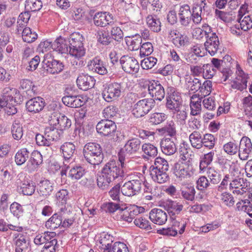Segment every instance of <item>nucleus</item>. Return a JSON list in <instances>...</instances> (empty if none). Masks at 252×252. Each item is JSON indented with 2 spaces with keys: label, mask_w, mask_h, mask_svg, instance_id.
Listing matches in <instances>:
<instances>
[{
  "label": "nucleus",
  "mask_w": 252,
  "mask_h": 252,
  "mask_svg": "<svg viewBox=\"0 0 252 252\" xmlns=\"http://www.w3.org/2000/svg\"><path fill=\"white\" fill-rule=\"evenodd\" d=\"M95 81L92 76L84 74L80 75L76 80L78 87L83 91H87L92 88L95 84Z\"/></svg>",
  "instance_id": "obj_23"
},
{
  "label": "nucleus",
  "mask_w": 252,
  "mask_h": 252,
  "mask_svg": "<svg viewBox=\"0 0 252 252\" xmlns=\"http://www.w3.org/2000/svg\"><path fill=\"white\" fill-rule=\"evenodd\" d=\"M249 78V74L244 72L240 67L238 65L237 66L236 77L231 83V88L240 91H243L247 88V83Z\"/></svg>",
  "instance_id": "obj_8"
},
{
  "label": "nucleus",
  "mask_w": 252,
  "mask_h": 252,
  "mask_svg": "<svg viewBox=\"0 0 252 252\" xmlns=\"http://www.w3.org/2000/svg\"><path fill=\"white\" fill-rule=\"evenodd\" d=\"M14 242L15 245V252H28L29 243L27 242L26 238L16 240Z\"/></svg>",
  "instance_id": "obj_54"
},
{
  "label": "nucleus",
  "mask_w": 252,
  "mask_h": 252,
  "mask_svg": "<svg viewBox=\"0 0 252 252\" xmlns=\"http://www.w3.org/2000/svg\"><path fill=\"white\" fill-rule=\"evenodd\" d=\"M217 139L215 136L210 133H206L203 136V147L209 149H212L217 142Z\"/></svg>",
  "instance_id": "obj_52"
},
{
  "label": "nucleus",
  "mask_w": 252,
  "mask_h": 252,
  "mask_svg": "<svg viewBox=\"0 0 252 252\" xmlns=\"http://www.w3.org/2000/svg\"><path fill=\"white\" fill-rule=\"evenodd\" d=\"M120 62L122 69L126 73L135 74L139 71V63L134 57L123 56L121 58Z\"/></svg>",
  "instance_id": "obj_9"
},
{
  "label": "nucleus",
  "mask_w": 252,
  "mask_h": 252,
  "mask_svg": "<svg viewBox=\"0 0 252 252\" xmlns=\"http://www.w3.org/2000/svg\"><path fill=\"white\" fill-rule=\"evenodd\" d=\"M17 94V91L16 89L7 87L2 90L1 97L7 104L8 103H11V104L13 102L17 103L15 99V95Z\"/></svg>",
  "instance_id": "obj_35"
},
{
  "label": "nucleus",
  "mask_w": 252,
  "mask_h": 252,
  "mask_svg": "<svg viewBox=\"0 0 252 252\" xmlns=\"http://www.w3.org/2000/svg\"><path fill=\"white\" fill-rule=\"evenodd\" d=\"M22 36L24 41L27 43H32L37 38V34L35 32H32L29 27H26L23 30Z\"/></svg>",
  "instance_id": "obj_44"
},
{
  "label": "nucleus",
  "mask_w": 252,
  "mask_h": 252,
  "mask_svg": "<svg viewBox=\"0 0 252 252\" xmlns=\"http://www.w3.org/2000/svg\"><path fill=\"white\" fill-rule=\"evenodd\" d=\"M62 101L65 105L71 108H77L83 106L85 101L80 96L66 95L62 98Z\"/></svg>",
  "instance_id": "obj_27"
},
{
  "label": "nucleus",
  "mask_w": 252,
  "mask_h": 252,
  "mask_svg": "<svg viewBox=\"0 0 252 252\" xmlns=\"http://www.w3.org/2000/svg\"><path fill=\"white\" fill-rule=\"evenodd\" d=\"M134 224L138 227L143 228L151 229L152 227L150 224V222L144 217L137 216L134 218Z\"/></svg>",
  "instance_id": "obj_59"
},
{
  "label": "nucleus",
  "mask_w": 252,
  "mask_h": 252,
  "mask_svg": "<svg viewBox=\"0 0 252 252\" xmlns=\"http://www.w3.org/2000/svg\"><path fill=\"white\" fill-rule=\"evenodd\" d=\"M17 184H20L22 193L25 195H32L35 191V185L32 181L26 179L23 173H20L17 176Z\"/></svg>",
  "instance_id": "obj_10"
},
{
  "label": "nucleus",
  "mask_w": 252,
  "mask_h": 252,
  "mask_svg": "<svg viewBox=\"0 0 252 252\" xmlns=\"http://www.w3.org/2000/svg\"><path fill=\"white\" fill-rule=\"evenodd\" d=\"M204 8L200 5H197L194 7L191 11V21L195 25H198L201 23L202 21V12Z\"/></svg>",
  "instance_id": "obj_45"
},
{
  "label": "nucleus",
  "mask_w": 252,
  "mask_h": 252,
  "mask_svg": "<svg viewBox=\"0 0 252 252\" xmlns=\"http://www.w3.org/2000/svg\"><path fill=\"white\" fill-rule=\"evenodd\" d=\"M124 177V171L112 160L107 162L101 169L100 175L97 177V184L101 189H107L110 184L115 179Z\"/></svg>",
  "instance_id": "obj_1"
},
{
  "label": "nucleus",
  "mask_w": 252,
  "mask_h": 252,
  "mask_svg": "<svg viewBox=\"0 0 252 252\" xmlns=\"http://www.w3.org/2000/svg\"><path fill=\"white\" fill-rule=\"evenodd\" d=\"M139 211L137 209H133L131 210L130 209L127 208L121 209L119 211L118 219H120L126 221L130 222L135 218V216Z\"/></svg>",
  "instance_id": "obj_34"
},
{
  "label": "nucleus",
  "mask_w": 252,
  "mask_h": 252,
  "mask_svg": "<svg viewBox=\"0 0 252 252\" xmlns=\"http://www.w3.org/2000/svg\"><path fill=\"white\" fill-rule=\"evenodd\" d=\"M84 37L82 34L78 32H74L71 34L69 43V48L71 47L79 48L84 47L83 41Z\"/></svg>",
  "instance_id": "obj_39"
},
{
  "label": "nucleus",
  "mask_w": 252,
  "mask_h": 252,
  "mask_svg": "<svg viewBox=\"0 0 252 252\" xmlns=\"http://www.w3.org/2000/svg\"><path fill=\"white\" fill-rule=\"evenodd\" d=\"M30 152L26 148L19 150L16 154L15 160L16 164L21 165L24 164L29 158Z\"/></svg>",
  "instance_id": "obj_41"
},
{
  "label": "nucleus",
  "mask_w": 252,
  "mask_h": 252,
  "mask_svg": "<svg viewBox=\"0 0 252 252\" xmlns=\"http://www.w3.org/2000/svg\"><path fill=\"white\" fill-rule=\"evenodd\" d=\"M164 207L171 218L174 220L176 216L179 215L183 210L184 206L180 202L168 201L165 203Z\"/></svg>",
  "instance_id": "obj_24"
},
{
  "label": "nucleus",
  "mask_w": 252,
  "mask_h": 252,
  "mask_svg": "<svg viewBox=\"0 0 252 252\" xmlns=\"http://www.w3.org/2000/svg\"><path fill=\"white\" fill-rule=\"evenodd\" d=\"M20 88L23 90H25L26 92L29 94L31 93H35V87L33 84V82L28 79H23L20 81Z\"/></svg>",
  "instance_id": "obj_63"
},
{
  "label": "nucleus",
  "mask_w": 252,
  "mask_h": 252,
  "mask_svg": "<svg viewBox=\"0 0 252 252\" xmlns=\"http://www.w3.org/2000/svg\"><path fill=\"white\" fill-rule=\"evenodd\" d=\"M85 173V169L81 166H74L70 170L68 176L72 180H79Z\"/></svg>",
  "instance_id": "obj_48"
},
{
  "label": "nucleus",
  "mask_w": 252,
  "mask_h": 252,
  "mask_svg": "<svg viewBox=\"0 0 252 252\" xmlns=\"http://www.w3.org/2000/svg\"><path fill=\"white\" fill-rule=\"evenodd\" d=\"M50 123L57 126L62 132L63 130L69 128L71 126V121L64 115L52 119Z\"/></svg>",
  "instance_id": "obj_26"
},
{
  "label": "nucleus",
  "mask_w": 252,
  "mask_h": 252,
  "mask_svg": "<svg viewBox=\"0 0 252 252\" xmlns=\"http://www.w3.org/2000/svg\"><path fill=\"white\" fill-rule=\"evenodd\" d=\"M237 21L244 31H247L252 28V19L249 15L245 16L242 20L241 18L238 19Z\"/></svg>",
  "instance_id": "obj_64"
},
{
  "label": "nucleus",
  "mask_w": 252,
  "mask_h": 252,
  "mask_svg": "<svg viewBox=\"0 0 252 252\" xmlns=\"http://www.w3.org/2000/svg\"><path fill=\"white\" fill-rule=\"evenodd\" d=\"M186 226V224L185 223L181 224V227L179 229L176 228H173V227H168L166 229H163L162 230V234L168 236H175L177 234L178 232L179 234H182L185 231V229Z\"/></svg>",
  "instance_id": "obj_57"
},
{
  "label": "nucleus",
  "mask_w": 252,
  "mask_h": 252,
  "mask_svg": "<svg viewBox=\"0 0 252 252\" xmlns=\"http://www.w3.org/2000/svg\"><path fill=\"white\" fill-rule=\"evenodd\" d=\"M159 132L168 135L171 137H174L177 135L176 125L174 121H167L166 125L162 128L159 129Z\"/></svg>",
  "instance_id": "obj_38"
},
{
  "label": "nucleus",
  "mask_w": 252,
  "mask_h": 252,
  "mask_svg": "<svg viewBox=\"0 0 252 252\" xmlns=\"http://www.w3.org/2000/svg\"><path fill=\"white\" fill-rule=\"evenodd\" d=\"M113 16L107 12L96 13L93 18L94 23L97 27H104L113 23Z\"/></svg>",
  "instance_id": "obj_15"
},
{
  "label": "nucleus",
  "mask_w": 252,
  "mask_h": 252,
  "mask_svg": "<svg viewBox=\"0 0 252 252\" xmlns=\"http://www.w3.org/2000/svg\"><path fill=\"white\" fill-rule=\"evenodd\" d=\"M58 127L50 122V126L46 127L45 129V136L48 138L50 144L53 141L60 139L63 132Z\"/></svg>",
  "instance_id": "obj_28"
},
{
  "label": "nucleus",
  "mask_w": 252,
  "mask_h": 252,
  "mask_svg": "<svg viewBox=\"0 0 252 252\" xmlns=\"http://www.w3.org/2000/svg\"><path fill=\"white\" fill-rule=\"evenodd\" d=\"M11 133L15 140H20L23 135V127L21 125L16 122L13 123L11 128Z\"/></svg>",
  "instance_id": "obj_61"
},
{
  "label": "nucleus",
  "mask_w": 252,
  "mask_h": 252,
  "mask_svg": "<svg viewBox=\"0 0 252 252\" xmlns=\"http://www.w3.org/2000/svg\"><path fill=\"white\" fill-rule=\"evenodd\" d=\"M248 189V183L246 179H234L229 184V189L232 190L233 194L243 195Z\"/></svg>",
  "instance_id": "obj_12"
},
{
  "label": "nucleus",
  "mask_w": 252,
  "mask_h": 252,
  "mask_svg": "<svg viewBox=\"0 0 252 252\" xmlns=\"http://www.w3.org/2000/svg\"><path fill=\"white\" fill-rule=\"evenodd\" d=\"M45 105L44 99L39 96L32 98L26 104V107L29 112L36 113L43 110Z\"/></svg>",
  "instance_id": "obj_18"
},
{
  "label": "nucleus",
  "mask_w": 252,
  "mask_h": 252,
  "mask_svg": "<svg viewBox=\"0 0 252 252\" xmlns=\"http://www.w3.org/2000/svg\"><path fill=\"white\" fill-rule=\"evenodd\" d=\"M214 154V151H211L203 155L200 160L199 168L200 170H204V169L211 164L213 161Z\"/></svg>",
  "instance_id": "obj_46"
},
{
  "label": "nucleus",
  "mask_w": 252,
  "mask_h": 252,
  "mask_svg": "<svg viewBox=\"0 0 252 252\" xmlns=\"http://www.w3.org/2000/svg\"><path fill=\"white\" fill-rule=\"evenodd\" d=\"M143 181L139 177L126 182L121 187V192L125 196H132L139 193Z\"/></svg>",
  "instance_id": "obj_6"
},
{
  "label": "nucleus",
  "mask_w": 252,
  "mask_h": 252,
  "mask_svg": "<svg viewBox=\"0 0 252 252\" xmlns=\"http://www.w3.org/2000/svg\"><path fill=\"white\" fill-rule=\"evenodd\" d=\"M207 175L212 186L218 184L221 180L220 173L214 168H209L207 171Z\"/></svg>",
  "instance_id": "obj_51"
},
{
  "label": "nucleus",
  "mask_w": 252,
  "mask_h": 252,
  "mask_svg": "<svg viewBox=\"0 0 252 252\" xmlns=\"http://www.w3.org/2000/svg\"><path fill=\"white\" fill-rule=\"evenodd\" d=\"M167 116L163 113H154L151 114L149 119V123L152 125H158L164 121Z\"/></svg>",
  "instance_id": "obj_55"
},
{
  "label": "nucleus",
  "mask_w": 252,
  "mask_h": 252,
  "mask_svg": "<svg viewBox=\"0 0 252 252\" xmlns=\"http://www.w3.org/2000/svg\"><path fill=\"white\" fill-rule=\"evenodd\" d=\"M83 154L86 160L92 165H99L104 159L102 148L96 143L86 144L84 147Z\"/></svg>",
  "instance_id": "obj_2"
},
{
  "label": "nucleus",
  "mask_w": 252,
  "mask_h": 252,
  "mask_svg": "<svg viewBox=\"0 0 252 252\" xmlns=\"http://www.w3.org/2000/svg\"><path fill=\"white\" fill-rule=\"evenodd\" d=\"M191 11L188 4H184L180 6L178 16L179 22L183 27H188L191 21Z\"/></svg>",
  "instance_id": "obj_20"
},
{
  "label": "nucleus",
  "mask_w": 252,
  "mask_h": 252,
  "mask_svg": "<svg viewBox=\"0 0 252 252\" xmlns=\"http://www.w3.org/2000/svg\"><path fill=\"white\" fill-rule=\"evenodd\" d=\"M62 216L60 214L55 213L46 221L45 226L47 229H55L62 225Z\"/></svg>",
  "instance_id": "obj_36"
},
{
  "label": "nucleus",
  "mask_w": 252,
  "mask_h": 252,
  "mask_svg": "<svg viewBox=\"0 0 252 252\" xmlns=\"http://www.w3.org/2000/svg\"><path fill=\"white\" fill-rule=\"evenodd\" d=\"M68 53L72 57L79 61L85 56L86 50L84 47H80L79 48L71 47L69 48Z\"/></svg>",
  "instance_id": "obj_62"
},
{
  "label": "nucleus",
  "mask_w": 252,
  "mask_h": 252,
  "mask_svg": "<svg viewBox=\"0 0 252 252\" xmlns=\"http://www.w3.org/2000/svg\"><path fill=\"white\" fill-rule=\"evenodd\" d=\"M43 63L47 65V70L51 74H55L61 72L64 68V65L60 61L53 60H51L44 59Z\"/></svg>",
  "instance_id": "obj_25"
},
{
  "label": "nucleus",
  "mask_w": 252,
  "mask_h": 252,
  "mask_svg": "<svg viewBox=\"0 0 252 252\" xmlns=\"http://www.w3.org/2000/svg\"><path fill=\"white\" fill-rule=\"evenodd\" d=\"M252 150V143L251 139L246 136L243 137L240 141L238 148L239 157L240 159L243 160L248 159Z\"/></svg>",
  "instance_id": "obj_13"
},
{
  "label": "nucleus",
  "mask_w": 252,
  "mask_h": 252,
  "mask_svg": "<svg viewBox=\"0 0 252 252\" xmlns=\"http://www.w3.org/2000/svg\"><path fill=\"white\" fill-rule=\"evenodd\" d=\"M204 46L207 51L212 56L215 55L219 49L220 42L216 33H212L211 36L206 38Z\"/></svg>",
  "instance_id": "obj_22"
},
{
  "label": "nucleus",
  "mask_w": 252,
  "mask_h": 252,
  "mask_svg": "<svg viewBox=\"0 0 252 252\" xmlns=\"http://www.w3.org/2000/svg\"><path fill=\"white\" fill-rule=\"evenodd\" d=\"M25 7L28 11L35 12L41 8L42 2L40 0H26Z\"/></svg>",
  "instance_id": "obj_43"
},
{
  "label": "nucleus",
  "mask_w": 252,
  "mask_h": 252,
  "mask_svg": "<svg viewBox=\"0 0 252 252\" xmlns=\"http://www.w3.org/2000/svg\"><path fill=\"white\" fill-rule=\"evenodd\" d=\"M154 51L153 46L150 42L141 44L140 47L139 55L141 58L145 57L151 55Z\"/></svg>",
  "instance_id": "obj_58"
},
{
  "label": "nucleus",
  "mask_w": 252,
  "mask_h": 252,
  "mask_svg": "<svg viewBox=\"0 0 252 252\" xmlns=\"http://www.w3.org/2000/svg\"><path fill=\"white\" fill-rule=\"evenodd\" d=\"M53 185L48 180H43L39 182L38 184L37 190L40 195H49L53 190Z\"/></svg>",
  "instance_id": "obj_31"
},
{
  "label": "nucleus",
  "mask_w": 252,
  "mask_h": 252,
  "mask_svg": "<svg viewBox=\"0 0 252 252\" xmlns=\"http://www.w3.org/2000/svg\"><path fill=\"white\" fill-rule=\"evenodd\" d=\"M105 252H129V251L125 244L116 242L113 243V246L107 249Z\"/></svg>",
  "instance_id": "obj_56"
},
{
  "label": "nucleus",
  "mask_w": 252,
  "mask_h": 252,
  "mask_svg": "<svg viewBox=\"0 0 252 252\" xmlns=\"http://www.w3.org/2000/svg\"><path fill=\"white\" fill-rule=\"evenodd\" d=\"M60 150L64 159L63 165L66 166V162L73 161V157L76 152V147L73 143L64 142L61 146Z\"/></svg>",
  "instance_id": "obj_14"
},
{
  "label": "nucleus",
  "mask_w": 252,
  "mask_h": 252,
  "mask_svg": "<svg viewBox=\"0 0 252 252\" xmlns=\"http://www.w3.org/2000/svg\"><path fill=\"white\" fill-rule=\"evenodd\" d=\"M68 41L62 37H58L53 42V50L61 54H66L69 51Z\"/></svg>",
  "instance_id": "obj_33"
},
{
  "label": "nucleus",
  "mask_w": 252,
  "mask_h": 252,
  "mask_svg": "<svg viewBox=\"0 0 252 252\" xmlns=\"http://www.w3.org/2000/svg\"><path fill=\"white\" fill-rule=\"evenodd\" d=\"M173 173L181 181L189 178L192 173L191 167L183 163H176L173 167Z\"/></svg>",
  "instance_id": "obj_16"
},
{
  "label": "nucleus",
  "mask_w": 252,
  "mask_h": 252,
  "mask_svg": "<svg viewBox=\"0 0 252 252\" xmlns=\"http://www.w3.org/2000/svg\"><path fill=\"white\" fill-rule=\"evenodd\" d=\"M143 87L148 89L149 94L154 100L161 101L165 96V91L163 87L158 81L147 80L144 82Z\"/></svg>",
  "instance_id": "obj_5"
},
{
  "label": "nucleus",
  "mask_w": 252,
  "mask_h": 252,
  "mask_svg": "<svg viewBox=\"0 0 252 252\" xmlns=\"http://www.w3.org/2000/svg\"><path fill=\"white\" fill-rule=\"evenodd\" d=\"M160 146L161 152L165 155L171 156L177 152V145L173 138H162Z\"/></svg>",
  "instance_id": "obj_19"
},
{
  "label": "nucleus",
  "mask_w": 252,
  "mask_h": 252,
  "mask_svg": "<svg viewBox=\"0 0 252 252\" xmlns=\"http://www.w3.org/2000/svg\"><path fill=\"white\" fill-rule=\"evenodd\" d=\"M166 107L170 110H177L181 105V97L175 96L174 94L167 98Z\"/></svg>",
  "instance_id": "obj_42"
},
{
  "label": "nucleus",
  "mask_w": 252,
  "mask_h": 252,
  "mask_svg": "<svg viewBox=\"0 0 252 252\" xmlns=\"http://www.w3.org/2000/svg\"><path fill=\"white\" fill-rule=\"evenodd\" d=\"M195 189L193 186L186 187L181 190V195L183 198L188 201H193L194 199Z\"/></svg>",
  "instance_id": "obj_47"
},
{
  "label": "nucleus",
  "mask_w": 252,
  "mask_h": 252,
  "mask_svg": "<svg viewBox=\"0 0 252 252\" xmlns=\"http://www.w3.org/2000/svg\"><path fill=\"white\" fill-rule=\"evenodd\" d=\"M215 16L217 19L219 18L225 23L230 22L235 17L232 13L224 12L218 9L215 10Z\"/></svg>",
  "instance_id": "obj_60"
},
{
  "label": "nucleus",
  "mask_w": 252,
  "mask_h": 252,
  "mask_svg": "<svg viewBox=\"0 0 252 252\" xmlns=\"http://www.w3.org/2000/svg\"><path fill=\"white\" fill-rule=\"evenodd\" d=\"M150 175L152 180L158 184L166 183L169 180L168 174L165 171L149 169Z\"/></svg>",
  "instance_id": "obj_32"
},
{
  "label": "nucleus",
  "mask_w": 252,
  "mask_h": 252,
  "mask_svg": "<svg viewBox=\"0 0 252 252\" xmlns=\"http://www.w3.org/2000/svg\"><path fill=\"white\" fill-rule=\"evenodd\" d=\"M124 91L123 83L114 82L104 86L102 96L105 101L111 102L120 97Z\"/></svg>",
  "instance_id": "obj_3"
},
{
  "label": "nucleus",
  "mask_w": 252,
  "mask_h": 252,
  "mask_svg": "<svg viewBox=\"0 0 252 252\" xmlns=\"http://www.w3.org/2000/svg\"><path fill=\"white\" fill-rule=\"evenodd\" d=\"M149 218L155 224L162 225L165 224L167 220L166 213L160 209L154 208L149 213Z\"/></svg>",
  "instance_id": "obj_21"
},
{
  "label": "nucleus",
  "mask_w": 252,
  "mask_h": 252,
  "mask_svg": "<svg viewBox=\"0 0 252 252\" xmlns=\"http://www.w3.org/2000/svg\"><path fill=\"white\" fill-rule=\"evenodd\" d=\"M155 106V101L153 98H144L134 104L132 109V114L139 118L147 115Z\"/></svg>",
  "instance_id": "obj_4"
},
{
  "label": "nucleus",
  "mask_w": 252,
  "mask_h": 252,
  "mask_svg": "<svg viewBox=\"0 0 252 252\" xmlns=\"http://www.w3.org/2000/svg\"><path fill=\"white\" fill-rule=\"evenodd\" d=\"M186 85L190 90L196 92L199 90L201 87V81L195 77H189L186 79Z\"/></svg>",
  "instance_id": "obj_49"
},
{
  "label": "nucleus",
  "mask_w": 252,
  "mask_h": 252,
  "mask_svg": "<svg viewBox=\"0 0 252 252\" xmlns=\"http://www.w3.org/2000/svg\"><path fill=\"white\" fill-rule=\"evenodd\" d=\"M201 98L197 94H193L190 97L189 106L191 115L197 116L201 113Z\"/></svg>",
  "instance_id": "obj_30"
},
{
  "label": "nucleus",
  "mask_w": 252,
  "mask_h": 252,
  "mask_svg": "<svg viewBox=\"0 0 252 252\" xmlns=\"http://www.w3.org/2000/svg\"><path fill=\"white\" fill-rule=\"evenodd\" d=\"M116 129V123L108 119L100 121L96 126V129L98 133L104 137H112L115 134Z\"/></svg>",
  "instance_id": "obj_7"
},
{
  "label": "nucleus",
  "mask_w": 252,
  "mask_h": 252,
  "mask_svg": "<svg viewBox=\"0 0 252 252\" xmlns=\"http://www.w3.org/2000/svg\"><path fill=\"white\" fill-rule=\"evenodd\" d=\"M169 164L167 160L161 157H158L155 159L154 164L151 165L149 169L167 172Z\"/></svg>",
  "instance_id": "obj_40"
},
{
  "label": "nucleus",
  "mask_w": 252,
  "mask_h": 252,
  "mask_svg": "<svg viewBox=\"0 0 252 252\" xmlns=\"http://www.w3.org/2000/svg\"><path fill=\"white\" fill-rule=\"evenodd\" d=\"M142 150L148 157H155L158 154V149L151 143H145L142 145Z\"/></svg>",
  "instance_id": "obj_53"
},
{
  "label": "nucleus",
  "mask_w": 252,
  "mask_h": 252,
  "mask_svg": "<svg viewBox=\"0 0 252 252\" xmlns=\"http://www.w3.org/2000/svg\"><path fill=\"white\" fill-rule=\"evenodd\" d=\"M148 28L153 32H158L161 31V23L156 15H149L146 18Z\"/></svg>",
  "instance_id": "obj_29"
},
{
  "label": "nucleus",
  "mask_w": 252,
  "mask_h": 252,
  "mask_svg": "<svg viewBox=\"0 0 252 252\" xmlns=\"http://www.w3.org/2000/svg\"><path fill=\"white\" fill-rule=\"evenodd\" d=\"M196 188L198 190L203 191L212 189L213 186L207 177L201 176L196 181Z\"/></svg>",
  "instance_id": "obj_50"
},
{
  "label": "nucleus",
  "mask_w": 252,
  "mask_h": 252,
  "mask_svg": "<svg viewBox=\"0 0 252 252\" xmlns=\"http://www.w3.org/2000/svg\"><path fill=\"white\" fill-rule=\"evenodd\" d=\"M141 141L138 138H132L128 140L120 152L130 157L137 153L141 147Z\"/></svg>",
  "instance_id": "obj_11"
},
{
  "label": "nucleus",
  "mask_w": 252,
  "mask_h": 252,
  "mask_svg": "<svg viewBox=\"0 0 252 252\" xmlns=\"http://www.w3.org/2000/svg\"><path fill=\"white\" fill-rule=\"evenodd\" d=\"M189 139L192 147L197 149H200L203 147V137L199 131H193L189 135Z\"/></svg>",
  "instance_id": "obj_37"
},
{
  "label": "nucleus",
  "mask_w": 252,
  "mask_h": 252,
  "mask_svg": "<svg viewBox=\"0 0 252 252\" xmlns=\"http://www.w3.org/2000/svg\"><path fill=\"white\" fill-rule=\"evenodd\" d=\"M89 69L99 75H104L108 73L105 63L99 57H95L88 63Z\"/></svg>",
  "instance_id": "obj_17"
}]
</instances>
